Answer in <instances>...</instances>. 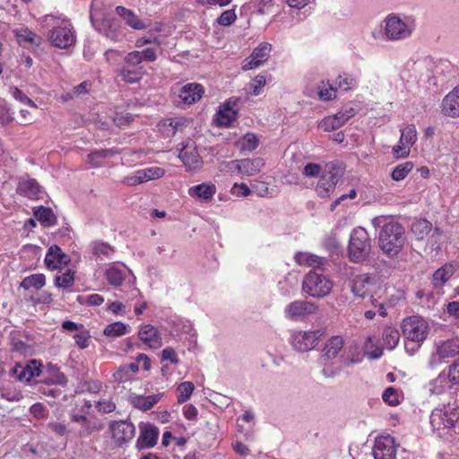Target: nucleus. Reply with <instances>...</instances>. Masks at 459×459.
Wrapping results in <instances>:
<instances>
[{
	"label": "nucleus",
	"instance_id": "nucleus-1",
	"mask_svg": "<svg viewBox=\"0 0 459 459\" xmlns=\"http://www.w3.org/2000/svg\"><path fill=\"white\" fill-rule=\"evenodd\" d=\"M44 27H51L48 38L50 44L60 49L73 47L76 42V32L70 22L63 14H47L41 19Z\"/></svg>",
	"mask_w": 459,
	"mask_h": 459
},
{
	"label": "nucleus",
	"instance_id": "nucleus-2",
	"mask_svg": "<svg viewBox=\"0 0 459 459\" xmlns=\"http://www.w3.org/2000/svg\"><path fill=\"white\" fill-rule=\"evenodd\" d=\"M351 292L359 298L365 299L369 297L371 304L378 307V313L382 316L387 315L384 307V301H381L382 294L385 292V288L378 284L375 276L361 274L354 277L351 281Z\"/></svg>",
	"mask_w": 459,
	"mask_h": 459
},
{
	"label": "nucleus",
	"instance_id": "nucleus-3",
	"mask_svg": "<svg viewBox=\"0 0 459 459\" xmlns=\"http://www.w3.org/2000/svg\"><path fill=\"white\" fill-rule=\"evenodd\" d=\"M100 4L99 0H93L91 3L90 17L93 27L111 41H122L126 36L125 29L116 19L104 14Z\"/></svg>",
	"mask_w": 459,
	"mask_h": 459
},
{
	"label": "nucleus",
	"instance_id": "nucleus-4",
	"mask_svg": "<svg viewBox=\"0 0 459 459\" xmlns=\"http://www.w3.org/2000/svg\"><path fill=\"white\" fill-rule=\"evenodd\" d=\"M402 329L405 338V351L408 354L413 355L429 334V324L424 318L419 316H412L403 321Z\"/></svg>",
	"mask_w": 459,
	"mask_h": 459
},
{
	"label": "nucleus",
	"instance_id": "nucleus-5",
	"mask_svg": "<svg viewBox=\"0 0 459 459\" xmlns=\"http://www.w3.org/2000/svg\"><path fill=\"white\" fill-rule=\"evenodd\" d=\"M404 228L398 222L385 223L378 237L380 248L389 256L397 255L404 244Z\"/></svg>",
	"mask_w": 459,
	"mask_h": 459
},
{
	"label": "nucleus",
	"instance_id": "nucleus-6",
	"mask_svg": "<svg viewBox=\"0 0 459 459\" xmlns=\"http://www.w3.org/2000/svg\"><path fill=\"white\" fill-rule=\"evenodd\" d=\"M383 37L387 41H401L410 38L415 30V22L410 17L401 18L391 13L383 21Z\"/></svg>",
	"mask_w": 459,
	"mask_h": 459
},
{
	"label": "nucleus",
	"instance_id": "nucleus-7",
	"mask_svg": "<svg viewBox=\"0 0 459 459\" xmlns=\"http://www.w3.org/2000/svg\"><path fill=\"white\" fill-rule=\"evenodd\" d=\"M371 251V242L368 231L361 227L354 229L351 234L348 252L351 261H365Z\"/></svg>",
	"mask_w": 459,
	"mask_h": 459
},
{
	"label": "nucleus",
	"instance_id": "nucleus-8",
	"mask_svg": "<svg viewBox=\"0 0 459 459\" xmlns=\"http://www.w3.org/2000/svg\"><path fill=\"white\" fill-rule=\"evenodd\" d=\"M459 355V340L449 339L435 343L434 351L428 360V368L434 369L440 366L446 359Z\"/></svg>",
	"mask_w": 459,
	"mask_h": 459
},
{
	"label": "nucleus",
	"instance_id": "nucleus-9",
	"mask_svg": "<svg viewBox=\"0 0 459 459\" xmlns=\"http://www.w3.org/2000/svg\"><path fill=\"white\" fill-rule=\"evenodd\" d=\"M303 290L314 298L327 296L333 288L332 281L323 274L309 272L302 282Z\"/></svg>",
	"mask_w": 459,
	"mask_h": 459
},
{
	"label": "nucleus",
	"instance_id": "nucleus-10",
	"mask_svg": "<svg viewBox=\"0 0 459 459\" xmlns=\"http://www.w3.org/2000/svg\"><path fill=\"white\" fill-rule=\"evenodd\" d=\"M324 336L322 329L295 331L290 336V344L295 351L306 352L313 350Z\"/></svg>",
	"mask_w": 459,
	"mask_h": 459
},
{
	"label": "nucleus",
	"instance_id": "nucleus-11",
	"mask_svg": "<svg viewBox=\"0 0 459 459\" xmlns=\"http://www.w3.org/2000/svg\"><path fill=\"white\" fill-rule=\"evenodd\" d=\"M459 420V409L444 406L432 411L430 424L433 430L455 428Z\"/></svg>",
	"mask_w": 459,
	"mask_h": 459
},
{
	"label": "nucleus",
	"instance_id": "nucleus-12",
	"mask_svg": "<svg viewBox=\"0 0 459 459\" xmlns=\"http://www.w3.org/2000/svg\"><path fill=\"white\" fill-rule=\"evenodd\" d=\"M327 172L324 173L316 186V192L321 197H327L335 188L342 169L338 162H330L326 165Z\"/></svg>",
	"mask_w": 459,
	"mask_h": 459
},
{
	"label": "nucleus",
	"instance_id": "nucleus-13",
	"mask_svg": "<svg viewBox=\"0 0 459 459\" xmlns=\"http://www.w3.org/2000/svg\"><path fill=\"white\" fill-rule=\"evenodd\" d=\"M317 306L308 300H294L284 308V316L290 321H301L316 314Z\"/></svg>",
	"mask_w": 459,
	"mask_h": 459
},
{
	"label": "nucleus",
	"instance_id": "nucleus-14",
	"mask_svg": "<svg viewBox=\"0 0 459 459\" xmlns=\"http://www.w3.org/2000/svg\"><path fill=\"white\" fill-rule=\"evenodd\" d=\"M397 445L394 438L384 432L375 438L373 456L375 459H395Z\"/></svg>",
	"mask_w": 459,
	"mask_h": 459
},
{
	"label": "nucleus",
	"instance_id": "nucleus-15",
	"mask_svg": "<svg viewBox=\"0 0 459 459\" xmlns=\"http://www.w3.org/2000/svg\"><path fill=\"white\" fill-rule=\"evenodd\" d=\"M417 141V131L414 125H409L401 129L399 143L393 147V153L396 158H405L410 154L411 147Z\"/></svg>",
	"mask_w": 459,
	"mask_h": 459
},
{
	"label": "nucleus",
	"instance_id": "nucleus-16",
	"mask_svg": "<svg viewBox=\"0 0 459 459\" xmlns=\"http://www.w3.org/2000/svg\"><path fill=\"white\" fill-rule=\"evenodd\" d=\"M165 171L160 167H149L138 169L133 174L127 176L124 179V183L127 186H137L147 181L155 180L164 176Z\"/></svg>",
	"mask_w": 459,
	"mask_h": 459
},
{
	"label": "nucleus",
	"instance_id": "nucleus-17",
	"mask_svg": "<svg viewBox=\"0 0 459 459\" xmlns=\"http://www.w3.org/2000/svg\"><path fill=\"white\" fill-rule=\"evenodd\" d=\"M272 51V45L268 42L260 43L243 62L242 69L245 71L255 69L264 65Z\"/></svg>",
	"mask_w": 459,
	"mask_h": 459
},
{
	"label": "nucleus",
	"instance_id": "nucleus-18",
	"mask_svg": "<svg viewBox=\"0 0 459 459\" xmlns=\"http://www.w3.org/2000/svg\"><path fill=\"white\" fill-rule=\"evenodd\" d=\"M179 158L188 170H196L203 165V160L197 152L195 143L189 140L179 152Z\"/></svg>",
	"mask_w": 459,
	"mask_h": 459
},
{
	"label": "nucleus",
	"instance_id": "nucleus-19",
	"mask_svg": "<svg viewBox=\"0 0 459 459\" xmlns=\"http://www.w3.org/2000/svg\"><path fill=\"white\" fill-rule=\"evenodd\" d=\"M204 87L195 82L185 84L179 91L178 98L183 104L192 105L201 100Z\"/></svg>",
	"mask_w": 459,
	"mask_h": 459
},
{
	"label": "nucleus",
	"instance_id": "nucleus-20",
	"mask_svg": "<svg viewBox=\"0 0 459 459\" xmlns=\"http://www.w3.org/2000/svg\"><path fill=\"white\" fill-rule=\"evenodd\" d=\"M138 337L151 349H158L162 345V339L158 329L152 325H142L138 332Z\"/></svg>",
	"mask_w": 459,
	"mask_h": 459
},
{
	"label": "nucleus",
	"instance_id": "nucleus-21",
	"mask_svg": "<svg viewBox=\"0 0 459 459\" xmlns=\"http://www.w3.org/2000/svg\"><path fill=\"white\" fill-rule=\"evenodd\" d=\"M459 269L456 263H446L435 271L431 283L435 289H441Z\"/></svg>",
	"mask_w": 459,
	"mask_h": 459
},
{
	"label": "nucleus",
	"instance_id": "nucleus-22",
	"mask_svg": "<svg viewBox=\"0 0 459 459\" xmlns=\"http://www.w3.org/2000/svg\"><path fill=\"white\" fill-rule=\"evenodd\" d=\"M441 110L445 116L450 117H459V86L454 88L444 97Z\"/></svg>",
	"mask_w": 459,
	"mask_h": 459
},
{
	"label": "nucleus",
	"instance_id": "nucleus-23",
	"mask_svg": "<svg viewBox=\"0 0 459 459\" xmlns=\"http://www.w3.org/2000/svg\"><path fill=\"white\" fill-rule=\"evenodd\" d=\"M69 261L68 256L56 245L48 248L44 260L47 268L49 270H56L63 264L66 265Z\"/></svg>",
	"mask_w": 459,
	"mask_h": 459
},
{
	"label": "nucleus",
	"instance_id": "nucleus-24",
	"mask_svg": "<svg viewBox=\"0 0 459 459\" xmlns=\"http://www.w3.org/2000/svg\"><path fill=\"white\" fill-rule=\"evenodd\" d=\"M117 14L122 19L124 23L135 30H142L148 28V24L141 20L136 13L124 6L116 7Z\"/></svg>",
	"mask_w": 459,
	"mask_h": 459
},
{
	"label": "nucleus",
	"instance_id": "nucleus-25",
	"mask_svg": "<svg viewBox=\"0 0 459 459\" xmlns=\"http://www.w3.org/2000/svg\"><path fill=\"white\" fill-rule=\"evenodd\" d=\"M128 274V269L121 264H112L105 271V278L108 284L121 286Z\"/></svg>",
	"mask_w": 459,
	"mask_h": 459
},
{
	"label": "nucleus",
	"instance_id": "nucleus-26",
	"mask_svg": "<svg viewBox=\"0 0 459 459\" xmlns=\"http://www.w3.org/2000/svg\"><path fill=\"white\" fill-rule=\"evenodd\" d=\"M40 367L41 364L39 361L32 359L25 367L21 365L16 366L13 369V373L20 381H30L32 377L40 375Z\"/></svg>",
	"mask_w": 459,
	"mask_h": 459
},
{
	"label": "nucleus",
	"instance_id": "nucleus-27",
	"mask_svg": "<svg viewBox=\"0 0 459 459\" xmlns=\"http://www.w3.org/2000/svg\"><path fill=\"white\" fill-rule=\"evenodd\" d=\"M294 258L298 264L314 269H323L327 263L325 257L307 252H299Z\"/></svg>",
	"mask_w": 459,
	"mask_h": 459
},
{
	"label": "nucleus",
	"instance_id": "nucleus-28",
	"mask_svg": "<svg viewBox=\"0 0 459 459\" xmlns=\"http://www.w3.org/2000/svg\"><path fill=\"white\" fill-rule=\"evenodd\" d=\"M161 396V394L148 396L133 394L130 395L129 401L134 408L145 411L151 410L156 403H158Z\"/></svg>",
	"mask_w": 459,
	"mask_h": 459
},
{
	"label": "nucleus",
	"instance_id": "nucleus-29",
	"mask_svg": "<svg viewBox=\"0 0 459 459\" xmlns=\"http://www.w3.org/2000/svg\"><path fill=\"white\" fill-rule=\"evenodd\" d=\"M264 159L257 157L254 159H242L238 169L242 177H251L258 174L264 167Z\"/></svg>",
	"mask_w": 459,
	"mask_h": 459
},
{
	"label": "nucleus",
	"instance_id": "nucleus-30",
	"mask_svg": "<svg viewBox=\"0 0 459 459\" xmlns=\"http://www.w3.org/2000/svg\"><path fill=\"white\" fill-rule=\"evenodd\" d=\"M344 340L341 335L332 336L325 342L322 351V358L332 359L337 357L340 351L343 348Z\"/></svg>",
	"mask_w": 459,
	"mask_h": 459
},
{
	"label": "nucleus",
	"instance_id": "nucleus-31",
	"mask_svg": "<svg viewBox=\"0 0 459 459\" xmlns=\"http://www.w3.org/2000/svg\"><path fill=\"white\" fill-rule=\"evenodd\" d=\"M215 193L216 186L212 183H202L188 189V194L190 196L205 201L212 199Z\"/></svg>",
	"mask_w": 459,
	"mask_h": 459
},
{
	"label": "nucleus",
	"instance_id": "nucleus-32",
	"mask_svg": "<svg viewBox=\"0 0 459 459\" xmlns=\"http://www.w3.org/2000/svg\"><path fill=\"white\" fill-rule=\"evenodd\" d=\"M451 381L447 375L441 373L429 382V391L431 394L441 395L451 388Z\"/></svg>",
	"mask_w": 459,
	"mask_h": 459
},
{
	"label": "nucleus",
	"instance_id": "nucleus-33",
	"mask_svg": "<svg viewBox=\"0 0 459 459\" xmlns=\"http://www.w3.org/2000/svg\"><path fill=\"white\" fill-rule=\"evenodd\" d=\"M144 74L143 67L123 66L118 73L122 81L127 83H135L139 82Z\"/></svg>",
	"mask_w": 459,
	"mask_h": 459
},
{
	"label": "nucleus",
	"instance_id": "nucleus-34",
	"mask_svg": "<svg viewBox=\"0 0 459 459\" xmlns=\"http://www.w3.org/2000/svg\"><path fill=\"white\" fill-rule=\"evenodd\" d=\"M236 109L230 106V102H225L222 108L219 110L216 116V122L220 126H229L235 118Z\"/></svg>",
	"mask_w": 459,
	"mask_h": 459
},
{
	"label": "nucleus",
	"instance_id": "nucleus-35",
	"mask_svg": "<svg viewBox=\"0 0 459 459\" xmlns=\"http://www.w3.org/2000/svg\"><path fill=\"white\" fill-rule=\"evenodd\" d=\"M18 191L29 198H37L40 193V186L35 179H25L19 183Z\"/></svg>",
	"mask_w": 459,
	"mask_h": 459
},
{
	"label": "nucleus",
	"instance_id": "nucleus-36",
	"mask_svg": "<svg viewBox=\"0 0 459 459\" xmlns=\"http://www.w3.org/2000/svg\"><path fill=\"white\" fill-rule=\"evenodd\" d=\"M117 153L113 149L98 150L88 155L87 161L94 168L101 167L106 159L111 158Z\"/></svg>",
	"mask_w": 459,
	"mask_h": 459
},
{
	"label": "nucleus",
	"instance_id": "nucleus-37",
	"mask_svg": "<svg viewBox=\"0 0 459 459\" xmlns=\"http://www.w3.org/2000/svg\"><path fill=\"white\" fill-rule=\"evenodd\" d=\"M34 216L46 227L56 224V217L51 208L39 206L33 211Z\"/></svg>",
	"mask_w": 459,
	"mask_h": 459
},
{
	"label": "nucleus",
	"instance_id": "nucleus-38",
	"mask_svg": "<svg viewBox=\"0 0 459 459\" xmlns=\"http://www.w3.org/2000/svg\"><path fill=\"white\" fill-rule=\"evenodd\" d=\"M358 83V78L355 75L348 73H342L339 74L335 81V84L337 85L336 88H339L343 91H351L357 88Z\"/></svg>",
	"mask_w": 459,
	"mask_h": 459
},
{
	"label": "nucleus",
	"instance_id": "nucleus-39",
	"mask_svg": "<svg viewBox=\"0 0 459 459\" xmlns=\"http://www.w3.org/2000/svg\"><path fill=\"white\" fill-rule=\"evenodd\" d=\"M46 284V277L43 273H35L25 277L20 286L24 290H29L30 288H34L36 290H40Z\"/></svg>",
	"mask_w": 459,
	"mask_h": 459
},
{
	"label": "nucleus",
	"instance_id": "nucleus-40",
	"mask_svg": "<svg viewBox=\"0 0 459 459\" xmlns=\"http://www.w3.org/2000/svg\"><path fill=\"white\" fill-rule=\"evenodd\" d=\"M432 225L427 220H418L411 225V231L418 240L424 239L431 231Z\"/></svg>",
	"mask_w": 459,
	"mask_h": 459
},
{
	"label": "nucleus",
	"instance_id": "nucleus-41",
	"mask_svg": "<svg viewBox=\"0 0 459 459\" xmlns=\"http://www.w3.org/2000/svg\"><path fill=\"white\" fill-rule=\"evenodd\" d=\"M400 340V333L396 328L385 327L383 332L384 345L388 350H394Z\"/></svg>",
	"mask_w": 459,
	"mask_h": 459
},
{
	"label": "nucleus",
	"instance_id": "nucleus-42",
	"mask_svg": "<svg viewBox=\"0 0 459 459\" xmlns=\"http://www.w3.org/2000/svg\"><path fill=\"white\" fill-rule=\"evenodd\" d=\"M158 434L159 432H142L136 441L137 448L141 450L152 447L157 443Z\"/></svg>",
	"mask_w": 459,
	"mask_h": 459
},
{
	"label": "nucleus",
	"instance_id": "nucleus-43",
	"mask_svg": "<svg viewBox=\"0 0 459 459\" xmlns=\"http://www.w3.org/2000/svg\"><path fill=\"white\" fill-rule=\"evenodd\" d=\"M74 273L71 269H66L61 274L55 277V285L60 289H67L74 285Z\"/></svg>",
	"mask_w": 459,
	"mask_h": 459
},
{
	"label": "nucleus",
	"instance_id": "nucleus-44",
	"mask_svg": "<svg viewBox=\"0 0 459 459\" xmlns=\"http://www.w3.org/2000/svg\"><path fill=\"white\" fill-rule=\"evenodd\" d=\"M128 325L122 322H115L108 325L103 331L106 336L116 338L126 334Z\"/></svg>",
	"mask_w": 459,
	"mask_h": 459
},
{
	"label": "nucleus",
	"instance_id": "nucleus-45",
	"mask_svg": "<svg viewBox=\"0 0 459 459\" xmlns=\"http://www.w3.org/2000/svg\"><path fill=\"white\" fill-rule=\"evenodd\" d=\"M413 163L411 161H405L397 165L392 171L391 177L394 181H401L404 179L407 175L412 170Z\"/></svg>",
	"mask_w": 459,
	"mask_h": 459
},
{
	"label": "nucleus",
	"instance_id": "nucleus-46",
	"mask_svg": "<svg viewBox=\"0 0 459 459\" xmlns=\"http://www.w3.org/2000/svg\"><path fill=\"white\" fill-rule=\"evenodd\" d=\"M336 91L337 88L329 83V82H322L318 85L317 94L320 100L328 101L333 100L336 97Z\"/></svg>",
	"mask_w": 459,
	"mask_h": 459
},
{
	"label": "nucleus",
	"instance_id": "nucleus-47",
	"mask_svg": "<svg viewBox=\"0 0 459 459\" xmlns=\"http://www.w3.org/2000/svg\"><path fill=\"white\" fill-rule=\"evenodd\" d=\"M238 146L241 151L251 152L258 146V139L255 134L247 133L238 141Z\"/></svg>",
	"mask_w": 459,
	"mask_h": 459
},
{
	"label": "nucleus",
	"instance_id": "nucleus-48",
	"mask_svg": "<svg viewBox=\"0 0 459 459\" xmlns=\"http://www.w3.org/2000/svg\"><path fill=\"white\" fill-rule=\"evenodd\" d=\"M363 356L359 351V348L357 344L351 345L348 348L347 355L343 359V364L346 366H351L354 364H359L362 361Z\"/></svg>",
	"mask_w": 459,
	"mask_h": 459
},
{
	"label": "nucleus",
	"instance_id": "nucleus-49",
	"mask_svg": "<svg viewBox=\"0 0 459 459\" xmlns=\"http://www.w3.org/2000/svg\"><path fill=\"white\" fill-rule=\"evenodd\" d=\"M265 82V77L262 74H258L247 84L246 91L251 95L258 96L261 94Z\"/></svg>",
	"mask_w": 459,
	"mask_h": 459
},
{
	"label": "nucleus",
	"instance_id": "nucleus-50",
	"mask_svg": "<svg viewBox=\"0 0 459 459\" xmlns=\"http://www.w3.org/2000/svg\"><path fill=\"white\" fill-rule=\"evenodd\" d=\"M195 385L192 382L186 381L181 383L178 389V403H183L186 402L192 395Z\"/></svg>",
	"mask_w": 459,
	"mask_h": 459
},
{
	"label": "nucleus",
	"instance_id": "nucleus-51",
	"mask_svg": "<svg viewBox=\"0 0 459 459\" xmlns=\"http://www.w3.org/2000/svg\"><path fill=\"white\" fill-rule=\"evenodd\" d=\"M91 251L95 255L108 257L114 253L113 247L108 243L95 241L91 244Z\"/></svg>",
	"mask_w": 459,
	"mask_h": 459
},
{
	"label": "nucleus",
	"instance_id": "nucleus-52",
	"mask_svg": "<svg viewBox=\"0 0 459 459\" xmlns=\"http://www.w3.org/2000/svg\"><path fill=\"white\" fill-rule=\"evenodd\" d=\"M48 371L49 372L50 377L45 379L47 383L61 385H65L66 384L65 376L63 373H61L57 368L49 365L48 367Z\"/></svg>",
	"mask_w": 459,
	"mask_h": 459
},
{
	"label": "nucleus",
	"instance_id": "nucleus-53",
	"mask_svg": "<svg viewBox=\"0 0 459 459\" xmlns=\"http://www.w3.org/2000/svg\"><path fill=\"white\" fill-rule=\"evenodd\" d=\"M187 124L186 119L183 117H173L169 118L162 123V126L168 127L172 134H175L178 131L182 130Z\"/></svg>",
	"mask_w": 459,
	"mask_h": 459
},
{
	"label": "nucleus",
	"instance_id": "nucleus-54",
	"mask_svg": "<svg viewBox=\"0 0 459 459\" xmlns=\"http://www.w3.org/2000/svg\"><path fill=\"white\" fill-rule=\"evenodd\" d=\"M112 119L117 126L124 127L129 126L133 122L134 117L128 112L116 110Z\"/></svg>",
	"mask_w": 459,
	"mask_h": 459
},
{
	"label": "nucleus",
	"instance_id": "nucleus-55",
	"mask_svg": "<svg viewBox=\"0 0 459 459\" xmlns=\"http://www.w3.org/2000/svg\"><path fill=\"white\" fill-rule=\"evenodd\" d=\"M90 338V333L87 329L84 328V326L74 334L75 343L80 349H85L89 346Z\"/></svg>",
	"mask_w": 459,
	"mask_h": 459
},
{
	"label": "nucleus",
	"instance_id": "nucleus-56",
	"mask_svg": "<svg viewBox=\"0 0 459 459\" xmlns=\"http://www.w3.org/2000/svg\"><path fill=\"white\" fill-rule=\"evenodd\" d=\"M318 126L325 132H330L341 127L342 126L334 115L324 118Z\"/></svg>",
	"mask_w": 459,
	"mask_h": 459
},
{
	"label": "nucleus",
	"instance_id": "nucleus-57",
	"mask_svg": "<svg viewBox=\"0 0 459 459\" xmlns=\"http://www.w3.org/2000/svg\"><path fill=\"white\" fill-rule=\"evenodd\" d=\"M77 300L81 304H84V305L91 306V307H97V306H100L104 302L105 299L100 294H91L86 297L79 296L77 298Z\"/></svg>",
	"mask_w": 459,
	"mask_h": 459
},
{
	"label": "nucleus",
	"instance_id": "nucleus-58",
	"mask_svg": "<svg viewBox=\"0 0 459 459\" xmlns=\"http://www.w3.org/2000/svg\"><path fill=\"white\" fill-rule=\"evenodd\" d=\"M10 94L16 100L20 101L22 104L30 106L32 108H36L35 103L32 100H30L25 93H23L22 91H20L17 87H10Z\"/></svg>",
	"mask_w": 459,
	"mask_h": 459
},
{
	"label": "nucleus",
	"instance_id": "nucleus-59",
	"mask_svg": "<svg viewBox=\"0 0 459 459\" xmlns=\"http://www.w3.org/2000/svg\"><path fill=\"white\" fill-rule=\"evenodd\" d=\"M382 398L384 402L391 406H395L400 403L398 392L394 387L386 388L382 394Z\"/></svg>",
	"mask_w": 459,
	"mask_h": 459
},
{
	"label": "nucleus",
	"instance_id": "nucleus-60",
	"mask_svg": "<svg viewBox=\"0 0 459 459\" xmlns=\"http://www.w3.org/2000/svg\"><path fill=\"white\" fill-rule=\"evenodd\" d=\"M237 19V15L234 9L224 11L217 19V22L221 26H230Z\"/></svg>",
	"mask_w": 459,
	"mask_h": 459
},
{
	"label": "nucleus",
	"instance_id": "nucleus-61",
	"mask_svg": "<svg viewBox=\"0 0 459 459\" xmlns=\"http://www.w3.org/2000/svg\"><path fill=\"white\" fill-rule=\"evenodd\" d=\"M113 377L117 382L125 383L130 381L133 378V376L126 366L122 365L117 368L116 372H114Z\"/></svg>",
	"mask_w": 459,
	"mask_h": 459
},
{
	"label": "nucleus",
	"instance_id": "nucleus-62",
	"mask_svg": "<svg viewBox=\"0 0 459 459\" xmlns=\"http://www.w3.org/2000/svg\"><path fill=\"white\" fill-rule=\"evenodd\" d=\"M356 110L351 106H345L341 111L335 114L336 118L339 120L340 125H344L351 117H354Z\"/></svg>",
	"mask_w": 459,
	"mask_h": 459
},
{
	"label": "nucleus",
	"instance_id": "nucleus-63",
	"mask_svg": "<svg viewBox=\"0 0 459 459\" xmlns=\"http://www.w3.org/2000/svg\"><path fill=\"white\" fill-rule=\"evenodd\" d=\"M125 65L128 66L140 67L139 65L143 62L139 51H132L125 56Z\"/></svg>",
	"mask_w": 459,
	"mask_h": 459
},
{
	"label": "nucleus",
	"instance_id": "nucleus-64",
	"mask_svg": "<svg viewBox=\"0 0 459 459\" xmlns=\"http://www.w3.org/2000/svg\"><path fill=\"white\" fill-rule=\"evenodd\" d=\"M447 377L454 385H459V359L449 366Z\"/></svg>",
	"mask_w": 459,
	"mask_h": 459
}]
</instances>
